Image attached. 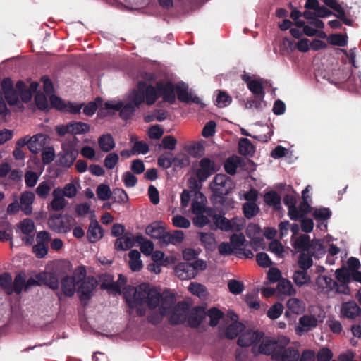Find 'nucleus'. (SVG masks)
Wrapping results in <instances>:
<instances>
[{"label": "nucleus", "instance_id": "f257e3e1", "mask_svg": "<svg viewBox=\"0 0 361 361\" xmlns=\"http://www.w3.org/2000/svg\"><path fill=\"white\" fill-rule=\"evenodd\" d=\"M126 302L131 309L135 305H145L150 310L159 307V311H152L147 317L149 324L157 326L169 314V310L175 305L176 298L172 293L161 294L149 284L141 283L135 288L133 299L126 298Z\"/></svg>", "mask_w": 361, "mask_h": 361}, {"label": "nucleus", "instance_id": "f03ea898", "mask_svg": "<svg viewBox=\"0 0 361 361\" xmlns=\"http://www.w3.org/2000/svg\"><path fill=\"white\" fill-rule=\"evenodd\" d=\"M71 264L69 262H64L56 264L50 271H41L36 274V279L39 281L41 286L44 285L53 290L59 288V279L61 275L62 268L71 269Z\"/></svg>", "mask_w": 361, "mask_h": 361}, {"label": "nucleus", "instance_id": "7ed1b4c3", "mask_svg": "<svg viewBox=\"0 0 361 361\" xmlns=\"http://www.w3.org/2000/svg\"><path fill=\"white\" fill-rule=\"evenodd\" d=\"M235 187V183L233 179L224 173L216 174L212 182L209 183V188L212 192V195H228Z\"/></svg>", "mask_w": 361, "mask_h": 361}, {"label": "nucleus", "instance_id": "20e7f679", "mask_svg": "<svg viewBox=\"0 0 361 361\" xmlns=\"http://www.w3.org/2000/svg\"><path fill=\"white\" fill-rule=\"evenodd\" d=\"M189 311L190 305L187 302H178L169 310V323L172 326L183 324L187 321Z\"/></svg>", "mask_w": 361, "mask_h": 361}, {"label": "nucleus", "instance_id": "39448f33", "mask_svg": "<svg viewBox=\"0 0 361 361\" xmlns=\"http://www.w3.org/2000/svg\"><path fill=\"white\" fill-rule=\"evenodd\" d=\"M23 82L19 80L16 83V88H13V82L10 78H7L2 80L1 87L4 94L5 98L10 106H15L19 101V96L21 95Z\"/></svg>", "mask_w": 361, "mask_h": 361}, {"label": "nucleus", "instance_id": "423d86ee", "mask_svg": "<svg viewBox=\"0 0 361 361\" xmlns=\"http://www.w3.org/2000/svg\"><path fill=\"white\" fill-rule=\"evenodd\" d=\"M98 285L97 280L92 276L77 284V293L82 304L85 306L93 296V290Z\"/></svg>", "mask_w": 361, "mask_h": 361}, {"label": "nucleus", "instance_id": "0eeeda50", "mask_svg": "<svg viewBox=\"0 0 361 361\" xmlns=\"http://www.w3.org/2000/svg\"><path fill=\"white\" fill-rule=\"evenodd\" d=\"M78 151L71 142H63L62 150L56 156V164L63 167L70 168L76 160Z\"/></svg>", "mask_w": 361, "mask_h": 361}, {"label": "nucleus", "instance_id": "6e6552de", "mask_svg": "<svg viewBox=\"0 0 361 361\" xmlns=\"http://www.w3.org/2000/svg\"><path fill=\"white\" fill-rule=\"evenodd\" d=\"M0 286L8 294L13 293L20 294L23 290V276L20 273L18 274L12 283V276L10 274L5 272L0 276Z\"/></svg>", "mask_w": 361, "mask_h": 361}, {"label": "nucleus", "instance_id": "1a4fd4ad", "mask_svg": "<svg viewBox=\"0 0 361 361\" xmlns=\"http://www.w3.org/2000/svg\"><path fill=\"white\" fill-rule=\"evenodd\" d=\"M218 171L219 166L214 161L204 157L199 161V168L195 171V176L197 180L202 183Z\"/></svg>", "mask_w": 361, "mask_h": 361}, {"label": "nucleus", "instance_id": "9d476101", "mask_svg": "<svg viewBox=\"0 0 361 361\" xmlns=\"http://www.w3.org/2000/svg\"><path fill=\"white\" fill-rule=\"evenodd\" d=\"M264 337V334L260 331L246 330L238 338L237 343L240 347L252 345V352L255 353V345Z\"/></svg>", "mask_w": 361, "mask_h": 361}, {"label": "nucleus", "instance_id": "9b49d317", "mask_svg": "<svg viewBox=\"0 0 361 361\" xmlns=\"http://www.w3.org/2000/svg\"><path fill=\"white\" fill-rule=\"evenodd\" d=\"M61 215L51 217L48 221L49 228L56 233H68L71 231V224L75 221L70 215H66L64 220L61 219Z\"/></svg>", "mask_w": 361, "mask_h": 361}, {"label": "nucleus", "instance_id": "f8f14e48", "mask_svg": "<svg viewBox=\"0 0 361 361\" xmlns=\"http://www.w3.org/2000/svg\"><path fill=\"white\" fill-rule=\"evenodd\" d=\"M281 342L282 345L280 346V350L276 352L274 357L281 361H298L299 352L297 349L293 347L283 349L284 346L289 343V339L283 337Z\"/></svg>", "mask_w": 361, "mask_h": 361}, {"label": "nucleus", "instance_id": "ddd939ff", "mask_svg": "<svg viewBox=\"0 0 361 361\" xmlns=\"http://www.w3.org/2000/svg\"><path fill=\"white\" fill-rule=\"evenodd\" d=\"M156 87L158 88L159 96H161L163 101L170 104L176 102L175 85L171 81L159 80L156 82Z\"/></svg>", "mask_w": 361, "mask_h": 361}, {"label": "nucleus", "instance_id": "4468645a", "mask_svg": "<svg viewBox=\"0 0 361 361\" xmlns=\"http://www.w3.org/2000/svg\"><path fill=\"white\" fill-rule=\"evenodd\" d=\"M210 201L221 214H225L227 211L234 208V201L233 198L228 197V195H219V197H217L216 195H212Z\"/></svg>", "mask_w": 361, "mask_h": 361}, {"label": "nucleus", "instance_id": "2eb2a0df", "mask_svg": "<svg viewBox=\"0 0 361 361\" xmlns=\"http://www.w3.org/2000/svg\"><path fill=\"white\" fill-rule=\"evenodd\" d=\"M66 269L69 271L67 268H62V276L59 279L61 284V290L66 296L72 297L75 293L78 283L74 280V278L68 276Z\"/></svg>", "mask_w": 361, "mask_h": 361}, {"label": "nucleus", "instance_id": "dca6fc26", "mask_svg": "<svg viewBox=\"0 0 361 361\" xmlns=\"http://www.w3.org/2000/svg\"><path fill=\"white\" fill-rule=\"evenodd\" d=\"M205 316L206 313L203 307L195 306L192 307L188 314V325L192 329L198 328L205 318Z\"/></svg>", "mask_w": 361, "mask_h": 361}, {"label": "nucleus", "instance_id": "f3484780", "mask_svg": "<svg viewBox=\"0 0 361 361\" xmlns=\"http://www.w3.org/2000/svg\"><path fill=\"white\" fill-rule=\"evenodd\" d=\"M140 87L142 89V93L145 97V102L147 106L153 105L159 99L158 88L151 84H147L145 82H139Z\"/></svg>", "mask_w": 361, "mask_h": 361}, {"label": "nucleus", "instance_id": "a211bd4d", "mask_svg": "<svg viewBox=\"0 0 361 361\" xmlns=\"http://www.w3.org/2000/svg\"><path fill=\"white\" fill-rule=\"evenodd\" d=\"M47 136L44 134H37L32 137L27 142L24 137V146L27 144L29 150L35 154L44 149L47 143Z\"/></svg>", "mask_w": 361, "mask_h": 361}, {"label": "nucleus", "instance_id": "6ab92c4d", "mask_svg": "<svg viewBox=\"0 0 361 361\" xmlns=\"http://www.w3.org/2000/svg\"><path fill=\"white\" fill-rule=\"evenodd\" d=\"M99 278L101 281L100 289L106 290L109 293H121L120 286L114 282L113 275L104 273L102 274Z\"/></svg>", "mask_w": 361, "mask_h": 361}, {"label": "nucleus", "instance_id": "aec40b11", "mask_svg": "<svg viewBox=\"0 0 361 361\" xmlns=\"http://www.w3.org/2000/svg\"><path fill=\"white\" fill-rule=\"evenodd\" d=\"M176 275L181 280H189L196 276L195 268L190 262H180L174 269Z\"/></svg>", "mask_w": 361, "mask_h": 361}, {"label": "nucleus", "instance_id": "412c9836", "mask_svg": "<svg viewBox=\"0 0 361 361\" xmlns=\"http://www.w3.org/2000/svg\"><path fill=\"white\" fill-rule=\"evenodd\" d=\"M261 344L258 348V353L260 354L270 355L273 353L277 352V349L280 348V345L279 341H276L274 338H271L269 337H265L261 340Z\"/></svg>", "mask_w": 361, "mask_h": 361}, {"label": "nucleus", "instance_id": "4be33fe9", "mask_svg": "<svg viewBox=\"0 0 361 361\" xmlns=\"http://www.w3.org/2000/svg\"><path fill=\"white\" fill-rule=\"evenodd\" d=\"M341 314L350 319L361 315V308L355 301L344 302L341 306Z\"/></svg>", "mask_w": 361, "mask_h": 361}, {"label": "nucleus", "instance_id": "5701e85b", "mask_svg": "<svg viewBox=\"0 0 361 361\" xmlns=\"http://www.w3.org/2000/svg\"><path fill=\"white\" fill-rule=\"evenodd\" d=\"M104 230L96 219L92 220L87 232L90 243H96L103 237Z\"/></svg>", "mask_w": 361, "mask_h": 361}, {"label": "nucleus", "instance_id": "b1692460", "mask_svg": "<svg viewBox=\"0 0 361 361\" xmlns=\"http://www.w3.org/2000/svg\"><path fill=\"white\" fill-rule=\"evenodd\" d=\"M184 239V233L180 230H176L172 233L164 231L161 236V243L167 245L169 244H176L181 243Z\"/></svg>", "mask_w": 361, "mask_h": 361}, {"label": "nucleus", "instance_id": "393cba45", "mask_svg": "<svg viewBox=\"0 0 361 361\" xmlns=\"http://www.w3.org/2000/svg\"><path fill=\"white\" fill-rule=\"evenodd\" d=\"M145 102V97L142 93V89L140 87V84L137 85V89H133L130 91L128 95V103L131 104L136 109Z\"/></svg>", "mask_w": 361, "mask_h": 361}, {"label": "nucleus", "instance_id": "a878e982", "mask_svg": "<svg viewBox=\"0 0 361 361\" xmlns=\"http://www.w3.org/2000/svg\"><path fill=\"white\" fill-rule=\"evenodd\" d=\"M214 224L218 228L223 231L240 230V228L238 227L235 228L232 222L221 214L214 216Z\"/></svg>", "mask_w": 361, "mask_h": 361}, {"label": "nucleus", "instance_id": "bb28decb", "mask_svg": "<svg viewBox=\"0 0 361 361\" xmlns=\"http://www.w3.org/2000/svg\"><path fill=\"white\" fill-rule=\"evenodd\" d=\"M299 324L301 327H298L297 331H308L317 326V319L314 316L305 314L300 318Z\"/></svg>", "mask_w": 361, "mask_h": 361}, {"label": "nucleus", "instance_id": "cd10ccee", "mask_svg": "<svg viewBox=\"0 0 361 361\" xmlns=\"http://www.w3.org/2000/svg\"><path fill=\"white\" fill-rule=\"evenodd\" d=\"M264 79L259 78L258 80H253V81L248 83L247 88L253 94L255 97L264 99L265 96V91L263 87Z\"/></svg>", "mask_w": 361, "mask_h": 361}, {"label": "nucleus", "instance_id": "c85d7f7f", "mask_svg": "<svg viewBox=\"0 0 361 361\" xmlns=\"http://www.w3.org/2000/svg\"><path fill=\"white\" fill-rule=\"evenodd\" d=\"M99 146L102 152H109L115 147V142L109 133L101 135L98 139Z\"/></svg>", "mask_w": 361, "mask_h": 361}, {"label": "nucleus", "instance_id": "c756f323", "mask_svg": "<svg viewBox=\"0 0 361 361\" xmlns=\"http://www.w3.org/2000/svg\"><path fill=\"white\" fill-rule=\"evenodd\" d=\"M310 235L302 234L293 241L292 245L298 251L307 252L310 250Z\"/></svg>", "mask_w": 361, "mask_h": 361}, {"label": "nucleus", "instance_id": "7c9ffc66", "mask_svg": "<svg viewBox=\"0 0 361 361\" xmlns=\"http://www.w3.org/2000/svg\"><path fill=\"white\" fill-rule=\"evenodd\" d=\"M238 152L243 156L252 157L255 153V147L247 138H240L238 142Z\"/></svg>", "mask_w": 361, "mask_h": 361}, {"label": "nucleus", "instance_id": "2f4dec72", "mask_svg": "<svg viewBox=\"0 0 361 361\" xmlns=\"http://www.w3.org/2000/svg\"><path fill=\"white\" fill-rule=\"evenodd\" d=\"M264 200L267 205L273 207L275 210L281 208V199L276 191L271 190L266 192L264 196Z\"/></svg>", "mask_w": 361, "mask_h": 361}, {"label": "nucleus", "instance_id": "473e14b6", "mask_svg": "<svg viewBox=\"0 0 361 361\" xmlns=\"http://www.w3.org/2000/svg\"><path fill=\"white\" fill-rule=\"evenodd\" d=\"M130 258L129 267L133 271H139L142 268V262L140 260L141 255L136 250H132L128 253Z\"/></svg>", "mask_w": 361, "mask_h": 361}, {"label": "nucleus", "instance_id": "72a5a7b5", "mask_svg": "<svg viewBox=\"0 0 361 361\" xmlns=\"http://www.w3.org/2000/svg\"><path fill=\"white\" fill-rule=\"evenodd\" d=\"M307 252L315 258H320L325 253L324 247L319 239L311 240L310 244V250Z\"/></svg>", "mask_w": 361, "mask_h": 361}, {"label": "nucleus", "instance_id": "f704fd0d", "mask_svg": "<svg viewBox=\"0 0 361 361\" xmlns=\"http://www.w3.org/2000/svg\"><path fill=\"white\" fill-rule=\"evenodd\" d=\"M277 290L279 293L287 295H294L296 293V290L293 287L292 283L286 279H281L279 281Z\"/></svg>", "mask_w": 361, "mask_h": 361}, {"label": "nucleus", "instance_id": "c9c22d12", "mask_svg": "<svg viewBox=\"0 0 361 361\" xmlns=\"http://www.w3.org/2000/svg\"><path fill=\"white\" fill-rule=\"evenodd\" d=\"M240 163V158L237 156H232L226 159L224 167L226 172L231 176L236 173L237 168Z\"/></svg>", "mask_w": 361, "mask_h": 361}, {"label": "nucleus", "instance_id": "e433bc0d", "mask_svg": "<svg viewBox=\"0 0 361 361\" xmlns=\"http://www.w3.org/2000/svg\"><path fill=\"white\" fill-rule=\"evenodd\" d=\"M292 278L294 283L298 287H302L305 284H308L311 279L310 275H308L307 270L305 269L296 270L294 272Z\"/></svg>", "mask_w": 361, "mask_h": 361}, {"label": "nucleus", "instance_id": "4c0bfd02", "mask_svg": "<svg viewBox=\"0 0 361 361\" xmlns=\"http://www.w3.org/2000/svg\"><path fill=\"white\" fill-rule=\"evenodd\" d=\"M175 93L179 101L188 104V85L183 82H179L175 85Z\"/></svg>", "mask_w": 361, "mask_h": 361}, {"label": "nucleus", "instance_id": "58836bf2", "mask_svg": "<svg viewBox=\"0 0 361 361\" xmlns=\"http://www.w3.org/2000/svg\"><path fill=\"white\" fill-rule=\"evenodd\" d=\"M244 328L245 326L242 323L235 321L226 328L225 336L228 339H234Z\"/></svg>", "mask_w": 361, "mask_h": 361}, {"label": "nucleus", "instance_id": "ea45409f", "mask_svg": "<svg viewBox=\"0 0 361 361\" xmlns=\"http://www.w3.org/2000/svg\"><path fill=\"white\" fill-rule=\"evenodd\" d=\"M133 238L124 235L118 238L114 244L116 250H127L133 246Z\"/></svg>", "mask_w": 361, "mask_h": 361}, {"label": "nucleus", "instance_id": "a19ab883", "mask_svg": "<svg viewBox=\"0 0 361 361\" xmlns=\"http://www.w3.org/2000/svg\"><path fill=\"white\" fill-rule=\"evenodd\" d=\"M70 126L71 135L85 134L88 133L90 129V126L88 123L81 121H71L70 122Z\"/></svg>", "mask_w": 361, "mask_h": 361}, {"label": "nucleus", "instance_id": "79ce46f5", "mask_svg": "<svg viewBox=\"0 0 361 361\" xmlns=\"http://www.w3.org/2000/svg\"><path fill=\"white\" fill-rule=\"evenodd\" d=\"M200 240L204 246L205 249L212 250L215 247V238L212 233H199Z\"/></svg>", "mask_w": 361, "mask_h": 361}, {"label": "nucleus", "instance_id": "37998d69", "mask_svg": "<svg viewBox=\"0 0 361 361\" xmlns=\"http://www.w3.org/2000/svg\"><path fill=\"white\" fill-rule=\"evenodd\" d=\"M118 111L121 118L124 121H128L133 116L136 111V109L131 104H129L128 102L124 104V102H122V106Z\"/></svg>", "mask_w": 361, "mask_h": 361}, {"label": "nucleus", "instance_id": "c03bdc74", "mask_svg": "<svg viewBox=\"0 0 361 361\" xmlns=\"http://www.w3.org/2000/svg\"><path fill=\"white\" fill-rule=\"evenodd\" d=\"M34 100L35 105L39 110L47 112L50 109L48 100L44 94L37 92Z\"/></svg>", "mask_w": 361, "mask_h": 361}, {"label": "nucleus", "instance_id": "a18cd8bd", "mask_svg": "<svg viewBox=\"0 0 361 361\" xmlns=\"http://www.w3.org/2000/svg\"><path fill=\"white\" fill-rule=\"evenodd\" d=\"M52 188L51 182L44 180L41 182L36 188V194L42 199H46Z\"/></svg>", "mask_w": 361, "mask_h": 361}, {"label": "nucleus", "instance_id": "49530a36", "mask_svg": "<svg viewBox=\"0 0 361 361\" xmlns=\"http://www.w3.org/2000/svg\"><path fill=\"white\" fill-rule=\"evenodd\" d=\"M173 156L170 152H166L161 154L157 160L158 165L163 169H169L173 165Z\"/></svg>", "mask_w": 361, "mask_h": 361}, {"label": "nucleus", "instance_id": "de8ad7c7", "mask_svg": "<svg viewBox=\"0 0 361 361\" xmlns=\"http://www.w3.org/2000/svg\"><path fill=\"white\" fill-rule=\"evenodd\" d=\"M243 210L244 216L250 219L257 214L259 208L255 202H245L243 206Z\"/></svg>", "mask_w": 361, "mask_h": 361}, {"label": "nucleus", "instance_id": "09e8293b", "mask_svg": "<svg viewBox=\"0 0 361 361\" xmlns=\"http://www.w3.org/2000/svg\"><path fill=\"white\" fill-rule=\"evenodd\" d=\"M312 257L313 256H311V255L309 254L308 252L307 253H305V252H301L298 257V264L299 267L301 269H305V270H307L308 269H310L313 264V261L312 259Z\"/></svg>", "mask_w": 361, "mask_h": 361}, {"label": "nucleus", "instance_id": "8fccbe9b", "mask_svg": "<svg viewBox=\"0 0 361 361\" xmlns=\"http://www.w3.org/2000/svg\"><path fill=\"white\" fill-rule=\"evenodd\" d=\"M111 192V198L114 202L124 204L128 202V196L123 189L117 188L114 189Z\"/></svg>", "mask_w": 361, "mask_h": 361}, {"label": "nucleus", "instance_id": "3c124183", "mask_svg": "<svg viewBox=\"0 0 361 361\" xmlns=\"http://www.w3.org/2000/svg\"><path fill=\"white\" fill-rule=\"evenodd\" d=\"M210 318L209 325L212 327L217 326L219 320L224 317V313L216 307H212L207 312Z\"/></svg>", "mask_w": 361, "mask_h": 361}, {"label": "nucleus", "instance_id": "603ef678", "mask_svg": "<svg viewBox=\"0 0 361 361\" xmlns=\"http://www.w3.org/2000/svg\"><path fill=\"white\" fill-rule=\"evenodd\" d=\"M102 99L98 97L94 101L88 102L83 109V113L87 116H92L98 109V106L102 105Z\"/></svg>", "mask_w": 361, "mask_h": 361}, {"label": "nucleus", "instance_id": "864d4df0", "mask_svg": "<svg viewBox=\"0 0 361 361\" xmlns=\"http://www.w3.org/2000/svg\"><path fill=\"white\" fill-rule=\"evenodd\" d=\"M347 36L341 34H331L328 38V42L334 46L344 47L347 44Z\"/></svg>", "mask_w": 361, "mask_h": 361}, {"label": "nucleus", "instance_id": "5fc2aeb1", "mask_svg": "<svg viewBox=\"0 0 361 361\" xmlns=\"http://www.w3.org/2000/svg\"><path fill=\"white\" fill-rule=\"evenodd\" d=\"M109 186L106 184H100L97 188V197L102 201L107 200L111 198V192Z\"/></svg>", "mask_w": 361, "mask_h": 361}, {"label": "nucleus", "instance_id": "6e6d98bb", "mask_svg": "<svg viewBox=\"0 0 361 361\" xmlns=\"http://www.w3.org/2000/svg\"><path fill=\"white\" fill-rule=\"evenodd\" d=\"M335 274L336 279L341 283H348L350 281V271L345 267L337 269Z\"/></svg>", "mask_w": 361, "mask_h": 361}, {"label": "nucleus", "instance_id": "4d7b16f0", "mask_svg": "<svg viewBox=\"0 0 361 361\" xmlns=\"http://www.w3.org/2000/svg\"><path fill=\"white\" fill-rule=\"evenodd\" d=\"M50 106L51 108L56 109L61 111H65L67 109V104L59 97L51 94L49 96Z\"/></svg>", "mask_w": 361, "mask_h": 361}, {"label": "nucleus", "instance_id": "13d9d810", "mask_svg": "<svg viewBox=\"0 0 361 361\" xmlns=\"http://www.w3.org/2000/svg\"><path fill=\"white\" fill-rule=\"evenodd\" d=\"M246 240L243 233H234L230 237V243L235 252H238L241 249V246L244 245Z\"/></svg>", "mask_w": 361, "mask_h": 361}, {"label": "nucleus", "instance_id": "bf43d9fd", "mask_svg": "<svg viewBox=\"0 0 361 361\" xmlns=\"http://www.w3.org/2000/svg\"><path fill=\"white\" fill-rule=\"evenodd\" d=\"M308 188H309V186H307L302 192V200L300 203L299 207H298V209H299L300 212H301V214H302V216L304 217L305 216V215H307L308 213H310L312 211V207H311V206L309 204V203L307 202L308 196H305V192L309 191Z\"/></svg>", "mask_w": 361, "mask_h": 361}, {"label": "nucleus", "instance_id": "052dcab7", "mask_svg": "<svg viewBox=\"0 0 361 361\" xmlns=\"http://www.w3.org/2000/svg\"><path fill=\"white\" fill-rule=\"evenodd\" d=\"M218 94L216 99V104L219 107H226L228 106L231 102V97L226 92L221 90H218Z\"/></svg>", "mask_w": 361, "mask_h": 361}, {"label": "nucleus", "instance_id": "680f3d73", "mask_svg": "<svg viewBox=\"0 0 361 361\" xmlns=\"http://www.w3.org/2000/svg\"><path fill=\"white\" fill-rule=\"evenodd\" d=\"M229 291L234 295L240 294L244 290V284L240 281L231 279L228 283Z\"/></svg>", "mask_w": 361, "mask_h": 361}, {"label": "nucleus", "instance_id": "e2e57ef3", "mask_svg": "<svg viewBox=\"0 0 361 361\" xmlns=\"http://www.w3.org/2000/svg\"><path fill=\"white\" fill-rule=\"evenodd\" d=\"M177 140L173 135H166L163 137L159 148L173 150L176 148Z\"/></svg>", "mask_w": 361, "mask_h": 361}, {"label": "nucleus", "instance_id": "0e129e2a", "mask_svg": "<svg viewBox=\"0 0 361 361\" xmlns=\"http://www.w3.org/2000/svg\"><path fill=\"white\" fill-rule=\"evenodd\" d=\"M283 310V305L280 302H276L269 309L267 316L271 319H276L281 316Z\"/></svg>", "mask_w": 361, "mask_h": 361}, {"label": "nucleus", "instance_id": "69168bd1", "mask_svg": "<svg viewBox=\"0 0 361 361\" xmlns=\"http://www.w3.org/2000/svg\"><path fill=\"white\" fill-rule=\"evenodd\" d=\"M287 307L290 311L296 314H299L302 311L301 301L295 298H291L288 300Z\"/></svg>", "mask_w": 361, "mask_h": 361}, {"label": "nucleus", "instance_id": "338daca9", "mask_svg": "<svg viewBox=\"0 0 361 361\" xmlns=\"http://www.w3.org/2000/svg\"><path fill=\"white\" fill-rule=\"evenodd\" d=\"M164 228L161 226H155L153 225L148 226L146 228L147 234L149 235L153 238L161 240V236L164 233Z\"/></svg>", "mask_w": 361, "mask_h": 361}, {"label": "nucleus", "instance_id": "774afa93", "mask_svg": "<svg viewBox=\"0 0 361 361\" xmlns=\"http://www.w3.org/2000/svg\"><path fill=\"white\" fill-rule=\"evenodd\" d=\"M331 216V212L329 208L323 207L314 209L313 216L319 221H324L329 219Z\"/></svg>", "mask_w": 361, "mask_h": 361}]
</instances>
